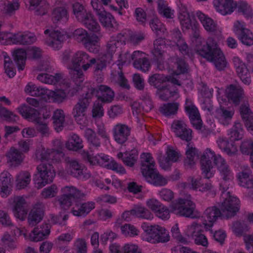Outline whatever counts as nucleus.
<instances>
[{"mask_svg":"<svg viewBox=\"0 0 253 253\" xmlns=\"http://www.w3.org/2000/svg\"><path fill=\"white\" fill-rule=\"evenodd\" d=\"M50 234V229L47 224L39 228H35L30 233L29 237L31 240L38 242L45 238Z\"/></svg>","mask_w":253,"mask_h":253,"instance_id":"nucleus-50","label":"nucleus"},{"mask_svg":"<svg viewBox=\"0 0 253 253\" xmlns=\"http://www.w3.org/2000/svg\"><path fill=\"white\" fill-rule=\"evenodd\" d=\"M37 38L34 33L29 31L10 33L7 44L29 45L36 42Z\"/></svg>","mask_w":253,"mask_h":253,"instance_id":"nucleus-22","label":"nucleus"},{"mask_svg":"<svg viewBox=\"0 0 253 253\" xmlns=\"http://www.w3.org/2000/svg\"><path fill=\"white\" fill-rule=\"evenodd\" d=\"M166 154V158L162 156L158 157L160 167L165 170L168 169L170 167L171 162H176L180 157L178 151L170 146L167 147Z\"/></svg>","mask_w":253,"mask_h":253,"instance_id":"nucleus-32","label":"nucleus"},{"mask_svg":"<svg viewBox=\"0 0 253 253\" xmlns=\"http://www.w3.org/2000/svg\"><path fill=\"white\" fill-rule=\"evenodd\" d=\"M184 109L193 126L197 130H201L202 124L200 113L191 98H186Z\"/></svg>","mask_w":253,"mask_h":253,"instance_id":"nucleus-23","label":"nucleus"},{"mask_svg":"<svg viewBox=\"0 0 253 253\" xmlns=\"http://www.w3.org/2000/svg\"><path fill=\"white\" fill-rule=\"evenodd\" d=\"M17 110L25 119L36 124L42 135L46 136L49 134L46 119L50 116L49 111L43 109L37 110L26 104L20 105Z\"/></svg>","mask_w":253,"mask_h":253,"instance_id":"nucleus-5","label":"nucleus"},{"mask_svg":"<svg viewBox=\"0 0 253 253\" xmlns=\"http://www.w3.org/2000/svg\"><path fill=\"white\" fill-rule=\"evenodd\" d=\"M150 26L157 36H165L167 35V30L157 17H154L149 23Z\"/></svg>","mask_w":253,"mask_h":253,"instance_id":"nucleus-57","label":"nucleus"},{"mask_svg":"<svg viewBox=\"0 0 253 253\" xmlns=\"http://www.w3.org/2000/svg\"><path fill=\"white\" fill-rule=\"evenodd\" d=\"M78 52H83L88 55L89 59V60H94L93 63L91 64L90 67L86 71L90 69L93 64H95L94 72L97 73L98 71H101L106 68L107 63H110L111 62L107 61V58L105 57L104 55L96 59L91 57L86 52L83 50H78L73 53H72L70 50H66L62 53L61 55V57H63L66 54H67V60L69 61H71L74 55Z\"/></svg>","mask_w":253,"mask_h":253,"instance_id":"nucleus-29","label":"nucleus"},{"mask_svg":"<svg viewBox=\"0 0 253 253\" xmlns=\"http://www.w3.org/2000/svg\"><path fill=\"white\" fill-rule=\"evenodd\" d=\"M62 195L57 202L62 209H66L74 206L77 202L76 200L84 197V195L75 187L66 186L61 189Z\"/></svg>","mask_w":253,"mask_h":253,"instance_id":"nucleus-16","label":"nucleus"},{"mask_svg":"<svg viewBox=\"0 0 253 253\" xmlns=\"http://www.w3.org/2000/svg\"><path fill=\"white\" fill-rule=\"evenodd\" d=\"M248 167L237 174L239 185L243 187L253 189V177Z\"/></svg>","mask_w":253,"mask_h":253,"instance_id":"nucleus-39","label":"nucleus"},{"mask_svg":"<svg viewBox=\"0 0 253 253\" xmlns=\"http://www.w3.org/2000/svg\"><path fill=\"white\" fill-rule=\"evenodd\" d=\"M12 176L7 170L0 173V195L2 198L7 197L11 193Z\"/></svg>","mask_w":253,"mask_h":253,"instance_id":"nucleus-33","label":"nucleus"},{"mask_svg":"<svg viewBox=\"0 0 253 253\" xmlns=\"http://www.w3.org/2000/svg\"><path fill=\"white\" fill-rule=\"evenodd\" d=\"M85 167L75 159L66 160L65 169H60L58 170V174L62 177L68 175H72L78 179H86L90 176V174L86 172Z\"/></svg>","mask_w":253,"mask_h":253,"instance_id":"nucleus-14","label":"nucleus"},{"mask_svg":"<svg viewBox=\"0 0 253 253\" xmlns=\"http://www.w3.org/2000/svg\"><path fill=\"white\" fill-rule=\"evenodd\" d=\"M43 205L37 204L32 208L29 213L28 220L30 225L32 226L39 223L43 215Z\"/></svg>","mask_w":253,"mask_h":253,"instance_id":"nucleus-40","label":"nucleus"},{"mask_svg":"<svg viewBox=\"0 0 253 253\" xmlns=\"http://www.w3.org/2000/svg\"><path fill=\"white\" fill-rule=\"evenodd\" d=\"M73 11L77 20L89 31L95 32L100 31V27L92 14L82 4L79 2L73 4Z\"/></svg>","mask_w":253,"mask_h":253,"instance_id":"nucleus-11","label":"nucleus"},{"mask_svg":"<svg viewBox=\"0 0 253 253\" xmlns=\"http://www.w3.org/2000/svg\"><path fill=\"white\" fill-rule=\"evenodd\" d=\"M186 159L184 164L186 166L192 168L196 163L198 157V151L192 143H188L186 148Z\"/></svg>","mask_w":253,"mask_h":253,"instance_id":"nucleus-48","label":"nucleus"},{"mask_svg":"<svg viewBox=\"0 0 253 253\" xmlns=\"http://www.w3.org/2000/svg\"><path fill=\"white\" fill-rule=\"evenodd\" d=\"M240 112L245 125L249 131L253 134V113L248 104L242 105Z\"/></svg>","mask_w":253,"mask_h":253,"instance_id":"nucleus-42","label":"nucleus"},{"mask_svg":"<svg viewBox=\"0 0 253 253\" xmlns=\"http://www.w3.org/2000/svg\"><path fill=\"white\" fill-rule=\"evenodd\" d=\"M120 34L119 33L111 37L106 45L105 53L104 55L107 58V61H111L114 56L118 53H120L121 49V45H124L120 40Z\"/></svg>","mask_w":253,"mask_h":253,"instance_id":"nucleus-25","label":"nucleus"},{"mask_svg":"<svg viewBox=\"0 0 253 253\" xmlns=\"http://www.w3.org/2000/svg\"><path fill=\"white\" fill-rule=\"evenodd\" d=\"M213 3L217 12L223 15L232 13L235 7L233 0H214Z\"/></svg>","mask_w":253,"mask_h":253,"instance_id":"nucleus-38","label":"nucleus"},{"mask_svg":"<svg viewBox=\"0 0 253 253\" xmlns=\"http://www.w3.org/2000/svg\"><path fill=\"white\" fill-rule=\"evenodd\" d=\"M67 54L63 57L60 56V60L68 70L71 78L70 83L62 73H57L53 75L43 74L37 77V79L42 83L57 85L62 87L55 90L46 88L43 97V101L46 102L62 103L67 99L68 94L72 96L83 90L84 80L83 72L86 71L93 63L94 60H89L88 55L83 52L75 53L71 61L67 60Z\"/></svg>","mask_w":253,"mask_h":253,"instance_id":"nucleus-2","label":"nucleus"},{"mask_svg":"<svg viewBox=\"0 0 253 253\" xmlns=\"http://www.w3.org/2000/svg\"><path fill=\"white\" fill-rule=\"evenodd\" d=\"M55 176V172L50 164H41L37 167V172L33 177L35 186L41 189L51 183Z\"/></svg>","mask_w":253,"mask_h":253,"instance_id":"nucleus-12","label":"nucleus"},{"mask_svg":"<svg viewBox=\"0 0 253 253\" xmlns=\"http://www.w3.org/2000/svg\"><path fill=\"white\" fill-rule=\"evenodd\" d=\"M233 30L242 43L247 46L253 44V33L245 28L243 22L239 21L235 22Z\"/></svg>","mask_w":253,"mask_h":253,"instance_id":"nucleus-24","label":"nucleus"},{"mask_svg":"<svg viewBox=\"0 0 253 253\" xmlns=\"http://www.w3.org/2000/svg\"><path fill=\"white\" fill-rule=\"evenodd\" d=\"M141 169L143 176L155 169V163L154 159L149 153H143L140 156Z\"/></svg>","mask_w":253,"mask_h":253,"instance_id":"nucleus-43","label":"nucleus"},{"mask_svg":"<svg viewBox=\"0 0 253 253\" xmlns=\"http://www.w3.org/2000/svg\"><path fill=\"white\" fill-rule=\"evenodd\" d=\"M122 235L125 237H134L139 234V230L134 225L126 223L120 226Z\"/></svg>","mask_w":253,"mask_h":253,"instance_id":"nucleus-64","label":"nucleus"},{"mask_svg":"<svg viewBox=\"0 0 253 253\" xmlns=\"http://www.w3.org/2000/svg\"><path fill=\"white\" fill-rule=\"evenodd\" d=\"M223 91L222 89L218 88L217 98L220 104V107L215 111L214 116L218 122L224 126H229L232 121L235 114V109L233 107H224L222 105L226 102V99L221 95Z\"/></svg>","mask_w":253,"mask_h":253,"instance_id":"nucleus-15","label":"nucleus"},{"mask_svg":"<svg viewBox=\"0 0 253 253\" xmlns=\"http://www.w3.org/2000/svg\"><path fill=\"white\" fill-rule=\"evenodd\" d=\"M12 55L17 65L18 70H23L25 68V62L27 57L26 51L23 48H17L13 50Z\"/></svg>","mask_w":253,"mask_h":253,"instance_id":"nucleus-53","label":"nucleus"},{"mask_svg":"<svg viewBox=\"0 0 253 253\" xmlns=\"http://www.w3.org/2000/svg\"><path fill=\"white\" fill-rule=\"evenodd\" d=\"M51 19L53 23L64 24L69 19V15L65 6V3L61 0L56 2L55 7L51 14Z\"/></svg>","mask_w":253,"mask_h":253,"instance_id":"nucleus-30","label":"nucleus"},{"mask_svg":"<svg viewBox=\"0 0 253 253\" xmlns=\"http://www.w3.org/2000/svg\"><path fill=\"white\" fill-rule=\"evenodd\" d=\"M171 128L175 135L181 139L189 142L192 139V131L184 122L175 120L171 124Z\"/></svg>","mask_w":253,"mask_h":253,"instance_id":"nucleus-27","label":"nucleus"},{"mask_svg":"<svg viewBox=\"0 0 253 253\" xmlns=\"http://www.w3.org/2000/svg\"><path fill=\"white\" fill-rule=\"evenodd\" d=\"M132 209L134 217L147 220H151L153 218V214L145 207L141 205H135Z\"/></svg>","mask_w":253,"mask_h":253,"instance_id":"nucleus-56","label":"nucleus"},{"mask_svg":"<svg viewBox=\"0 0 253 253\" xmlns=\"http://www.w3.org/2000/svg\"><path fill=\"white\" fill-rule=\"evenodd\" d=\"M218 148L229 156L235 155L237 152V148L234 143L229 142L225 137L220 136L216 140Z\"/></svg>","mask_w":253,"mask_h":253,"instance_id":"nucleus-46","label":"nucleus"},{"mask_svg":"<svg viewBox=\"0 0 253 253\" xmlns=\"http://www.w3.org/2000/svg\"><path fill=\"white\" fill-rule=\"evenodd\" d=\"M221 188L224 191L221 195L220 202L218 204L219 210L216 206L208 207L204 211L203 218V224L206 231H209L213 233L211 229L214 223L221 216L222 214H225L227 216L234 215L240 209V200L236 197L232 195L229 192L225 190L228 186L224 187L221 183Z\"/></svg>","mask_w":253,"mask_h":253,"instance_id":"nucleus-3","label":"nucleus"},{"mask_svg":"<svg viewBox=\"0 0 253 253\" xmlns=\"http://www.w3.org/2000/svg\"><path fill=\"white\" fill-rule=\"evenodd\" d=\"M157 94L161 99L164 101L168 100L170 97L174 99L179 97L177 90L169 86L167 83L157 88Z\"/></svg>","mask_w":253,"mask_h":253,"instance_id":"nucleus-44","label":"nucleus"},{"mask_svg":"<svg viewBox=\"0 0 253 253\" xmlns=\"http://www.w3.org/2000/svg\"><path fill=\"white\" fill-rule=\"evenodd\" d=\"M44 33L48 35L45 41L46 44L54 50H59L62 46V43L68 38L66 32L61 29L49 27Z\"/></svg>","mask_w":253,"mask_h":253,"instance_id":"nucleus-18","label":"nucleus"},{"mask_svg":"<svg viewBox=\"0 0 253 253\" xmlns=\"http://www.w3.org/2000/svg\"><path fill=\"white\" fill-rule=\"evenodd\" d=\"M228 135L230 136V141L241 139L244 135L241 124L239 122L235 123L232 128L228 131Z\"/></svg>","mask_w":253,"mask_h":253,"instance_id":"nucleus-59","label":"nucleus"},{"mask_svg":"<svg viewBox=\"0 0 253 253\" xmlns=\"http://www.w3.org/2000/svg\"><path fill=\"white\" fill-rule=\"evenodd\" d=\"M225 94L229 102L238 105L243 97L244 92L240 87L230 85L226 87Z\"/></svg>","mask_w":253,"mask_h":253,"instance_id":"nucleus-34","label":"nucleus"},{"mask_svg":"<svg viewBox=\"0 0 253 253\" xmlns=\"http://www.w3.org/2000/svg\"><path fill=\"white\" fill-rule=\"evenodd\" d=\"M179 106L176 102L166 103L160 108V111L165 116L171 117L177 113Z\"/></svg>","mask_w":253,"mask_h":253,"instance_id":"nucleus-60","label":"nucleus"},{"mask_svg":"<svg viewBox=\"0 0 253 253\" xmlns=\"http://www.w3.org/2000/svg\"><path fill=\"white\" fill-rule=\"evenodd\" d=\"M52 149H45L42 146L39 147L35 152V158L42 162L44 161L57 163L61 161L63 157L62 142L59 139H56L52 142Z\"/></svg>","mask_w":253,"mask_h":253,"instance_id":"nucleus-8","label":"nucleus"},{"mask_svg":"<svg viewBox=\"0 0 253 253\" xmlns=\"http://www.w3.org/2000/svg\"><path fill=\"white\" fill-rule=\"evenodd\" d=\"M91 4L103 27L108 29L117 28V24L114 18L110 13L107 12L104 9L99 0H91Z\"/></svg>","mask_w":253,"mask_h":253,"instance_id":"nucleus-19","label":"nucleus"},{"mask_svg":"<svg viewBox=\"0 0 253 253\" xmlns=\"http://www.w3.org/2000/svg\"><path fill=\"white\" fill-rule=\"evenodd\" d=\"M196 15L206 31L217 36L222 34V27L211 18L200 11L197 12Z\"/></svg>","mask_w":253,"mask_h":253,"instance_id":"nucleus-26","label":"nucleus"},{"mask_svg":"<svg viewBox=\"0 0 253 253\" xmlns=\"http://www.w3.org/2000/svg\"><path fill=\"white\" fill-rule=\"evenodd\" d=\"M232 62L236 72L242 82L246 84H249L251 82V78L245 63L237 56L233 57Z\"/></svg>","mask_w":253,"mask_h":253,"instance_id":"nucleus-31","label":"nucleus"},{"mask_svg":"<svg viewBox=\"0 0 253 253\" xmlns=\"http://www.w3.org/2000/svg\"><path fill=\"white\" fill-rule=\"evenodd\" d=\"M152 108V101L148 96L145 100L141 101L140 104L139 103L134 102L132 105V109L133 115L138 116L141 114V111L145 112H149Z\"/></svg>","mask_w":253,"mask_h":253,"instance_id":"nucleus-51","label":"nucleus"},{"mask_svg":"<svg viewBox=\"0 0 253 253\" xmlns=\"http://www.w3.org/2000/svg\"><path fill=\"white\" fill-rule=\"evenodd\" d=\"M20 6L19 0H1L0 1V11L6 16H12Z\"/></svg>","mask_w":253,"mask_h":253,"instance_id":"nucleus-36","label":"nucleus"},{"mask_svg":"<svg viewBox=\"0 0 253 253\" xmlns=\"http://www.w3.org/2000/svg\"><path fill=\"white\" fill-rule=\"evenodd\" d=\"M211 160L222 181L226 183L231 182L234 178V173L225 159L209 148L205 150L200 157L201 170L205 177L211 178L215 173Z\"/></svg>","mask_w":253,"mask_h":253,"instance_id":"nucleus-4","label":"nucleus"},{"mask_svg":"<svg viewBox=\"0 0 253 253\" xmlns=\"http://www.w3.org/2000/svg\"><path fill=\"white\" fill-rule=\"evenodd\" d=\"M6 157L7 163L11 166L16 167L23 162L25 156L16 148L12 147L6 153Z\"/></svg>","mask_w":253,"mask_h":253,"instance_id":"nucleus-45","label":"nucleus"},{"mask_svg":"<svg viewBox=\"0 0 253 253\" xmlns=\"http://www.w3.org/2000/svg\"><path fill=\"white\" fill-rule=\"evenodd\" d=\"M131 58L133 61V66L135 69L144 73L150 70L151 64L144 52L139 50L134 51L132 53Z\"/></svg>","mask_w":253,"mask_h":253,"instance_id":"nucleus-28","label":"nucleus"},{"mask_svg":"<svg viewBox=\"0 0 253 253\" xmlns=\"http://www.w3.org/2000/svg\"><path fill=\"white\" fill-rule=\"evenodd\" d=\"M120 34V40L124 44L128 42L136 44L142 41L144 38L143 34L134 32L129 29H125Z\"/></svg>","mask_w":253,"mask_h":253,"instance_id":"nucleus-35","label":"nucleus"},{"mask_svg":"<svg viewBox=\"0 0 253 253\" xmlns=\"http://www.w3.org/2000/svg\"><path fill=\"white\" fill-rule=\"evenodd\" d=\"M141 227L143 233L140 238L143 241L152 244L166 243L169 241V233L163 226L143 222L141 224Z\"/></svg>","mask_w":253,"mask_h":253,"instance_id":"nucleus-7","label":"nucleus"},{"mask_svg":"<svg viewBox=\"0 0 253 253\" xmlns=\"http://www.w3.org/2000/svg\"><path fill=\"white\" fill-rule=\"evenodd\" d=\"M84 158L87 160L90 165H99L101 167L112 169L117 173L123 174L126 173L124 168L120 164H118L114 160L110 159L109 156L101 153L95 156L90 155L87 152L84 151L82 153Z\"/></svg>","mask_w":253,"mask_h":253,"instance_id":"nucleus-10","label":"nucleus"},{"mask_svg":"<svg viewBox=\"0 0 253 253\" xmlns=\"http://www.w3.org/2000/svg\"><path fill=\"white\" fill-rule=\"evenodd\" d=\"M72 36L75 41L82 44L89 52L97 53L99 52L101 48L100 42L102 37L100 31L89 34L84 29L80 28L73 32Z\"/></svg>","mask_w":253,"mask_h":253,"instance_id":"nucleus-6","label":"nucleus"},{"mask_svg":"<svg viewBox=\"0 0 253 253\" xmlns=\"http://www.w3.org/2000/svg\"><path fill=\"white\" fill-rule=\"evenodd\" d=\"M66 148L69 150L77 151L83 148L82 139L76 134H71L65 144Z\"/></svg>","mask_w":253,"mask_h":253,"instance_id":"nucleus-54","label":"nucleus"},{"mask_svg":"<svg viewBox=\"0 0 253 253\" xmlns=\"http://www.w3.org/2000/svg\"><path fill=\"white\" fill-rule=\"evenodd\" d=\"M65 114L61 109H57L53 115V126L56 131H61L63 127L65 122Z\"/></svg>","mask_w":253,"mask_h":253,"instance_id":"nucleus-58","label":"nucleus"},{"mask_svg":"<svg viewBox=\"0 0 253 253\" xmlns=\"http://www.w3.org/2000/svg\"><path fill=\"white\" fill-rule=\"evenodd\" d=\"M94 91L92 88H88L85 94H83L81 96L73 108V116L76 122L82 126H84L87 124L86 111L93 97Z\"/></svg>","mask_w":253,"mask_h":253,"instance_id":"nucleus-9","label":"nucleus"},{"mask_svg":"<svg viewBox=\"0 0 253 253\" xmlns=\"http://www.w3.org/2000/svg\"><path fill=\"white\" fill-rule=\"evenodd\" d=\"M143 176L148 182L157 186H164L168 183V179L160 175L156 169Z\"/></svg>","mask_w":253,"mask_h":253,"instance_id":"nucleus-47","label":"nucleus"},{"mask_svg":"<svg viewBox=\"0 0 253 253\" xmlns=\"http://www.w3.org/2000/svg\"><path fill=\"white\" fill-rule=\"evenodd\" d=\"M95 208V203L93 202H87L79 204L76 203L71 210L72 213L76 216H85Z\"/></svg>","mask_w":253,"mask_h":253,"instance_id":"nucleus-41","label":"nucleus"},{"mask_svg":"<svg viewBox=\"0 0 253 253\" xmlns=\"http://www.w3.org/2000/svg\"><path fill=\"white\" fill-rule=\"evenodd\" d=\"M88 88H92L94 89V91L93 93V95L95 93L97 99L103 103H110L113 101L114 98V92L110 87L107 85H100L98 86L96 90H95L90 86V83L83 82L82 90L86 92V91L88 90Z\"/></svg>","mask_w":253,"mask_h":253,"instance_id":"nucleus-21","label":"nucleus"},{"mask_svg":"<svg viewBox=\"0 0 253 253\" xmlns=\"http://www.w3.org/2000/svg\"><path fill=\"white\" fill-rule=\"evenodd\" d=\"M177 6L179 12L178 19L182 29L184 30L191 28L193 30H196L198 24L195 22L192 13L190 11L185 4L180 1L177 4Z\"/></svg>","mask_w":253,"mask_h":253,"instance_id":"nucleus-20","label":"nucleus"},{"mask_svg":"<svg viewBox=\"0 0 253 253\" xmlns=\"http://www.w3.org/2000/svg\"><path fill=\"white\" fill-rule=\"evenodd\" d=\"M46 89V88L37 86L35 84L30 82L26 85L24 90L27 94L31 96L40 97L43 100Z\"/></svg>","mask_w":253,"mask_h":253,"instance_id":"nucleus-55","label":"nucleus"},{"mask_svg":"<svg viewBox=\"0 0 253 253\" xmlns=\"http://www.w3.org/2000/svg\"><path fill=\"white\" fill-rule=\"evenodd\" d=\"M138 152L136 149L130 151H126L124 154L120 152L117 154L119 159L122 160L124 163L128 167H132L138 159Z\"/></svg>","mask_w":253,"mask_h":253,"instance_id":"nucleus-49","label":"nucleus"},{"mask_svg":"<svg viewBox=\"0 0 253 253\" xmlns=\"http://www.w3.org/2000/svg\"><path fill=\"white\" fill-rule=\"evenodd\" d=\"M195 204L192 201L190 196L179 198L170 204L169 208L175 214L181 216L194 218Z\"/></svg>","mask_w":253,"mask_h":253,"instance_id":"nucleus-13","label":"nucleus"},{"mask_svg":"<svg viewBox=\"0 0 253 253\" xmlns=\"http://www.w3.org/2000/svg\"><path fill=\"white\" fill-rule=\"evenodd\" d=\"M0 56L4 58V68L5 73L9 78H13L16 74V71L13 68V65L10 57L4 51H1Z\"/></svg>","mask_w":253,"mask_h":253,"instance_id":"nucleus-61","label":"nucleus"},{"mask_svg":"<svg viewBox=\"0 0 253 253\" xmlns=\"http://www.w3.org/2000/svg\"><path fill=\"white\" fill-rule=\"evenodd\" d=\"M113 133L115 140L118 143L123 144L127 140L130 130L127 126L118 124L114 126Z\"/></svg>","mask_w":253,"mask_h":253,"instance_id":"nucleus-37","label":"nucleus"},{"mask_svg":"<svg viewBox=\"0 0 253 253\" xmlns=\"http://www.w3.org/2000/svg\"><path fill=\"white\" fill-rule=\"evenodd\" d=\"M31 180L30 173L27 171L19 172L15 176V187L18 190L26 188Z\"/></svg>","mask_w":253,"mask_h":253,"instance_id":"nucleus-52","label":"nucleus"},{"mask_svg":"<svg viewBox=\"0 0 253 253\" xmlns=\"http://www.w3.org/2000/svg\"><path fill=\"white\" fill-rule=\"evenodd\" d=\"M8 204L15 218L22 221L26 219L28 211V204L25 197L22 196L12 197L8 199Z\"/></svg>","mask_w":253,"mask_h":253,"instance_id":"nucleus-17","label":"nucleus"},{"mask_svg":"<svg viewBox=\"0 0 253 253\" xmlns=\"http://www.w3.org/2000/svg\"><path fill=\"white\" fill-rule=\"evenodd\" d=\"M203 232L202 226L200 223L196 222L187 225L184 230L185 234L188 237L193 239L201 232Z\"/></svg>","mask_w":253,"mask_h":253,"instance_id":"nucleus-63","label":"nucleus"},{"mask_svg":"<svg viewBox=\"0 0 253 253\" xmlns=\"http://www.w3.org/2000/svg\"><path fill=\"white\" fill-rule=\"evenodd\" d=\"M172 42L169 43L166 42L162 37L158 38L154 42V48L152 50L154 61L156 62L159 70L167 69L171 74V76H165L163 74H155L149 77V83L158 88L162 85L169 82L173 84H179L178 80L174 76L184 74L188 70L187 65L184 60L177 57L169 59L168 62L164 61L167 55V49L176 46L179 51L184 55L192 58L195 53L203 57L212 63L218 70H224L227 65L225 57L218 47L215 41L212 38H209L206 44H204V40L195 32L191 37L192 48L188 45L181 37L180 31L178 29L174 30L172 34Z\"/></svg>","mask_w":253,"mask_h":253,"instance_id":"nucleus-1","label":"nucleus"},{"mask_svg":"<svg viewBox=\"0 0 253 253\" xmlns=\"http://www.w3.org/2000/svg\"><path fill=\"white\" fill-rule=\"evenodd\" d=\"M84 136L90 146L98 148L100 146L99 139L92 129L86 128L84 130Z\"/></svg>","mask_w":253,"mask_h":253,"instance_id":"nucleus-62","label":"nucleus"}]
</instances>
